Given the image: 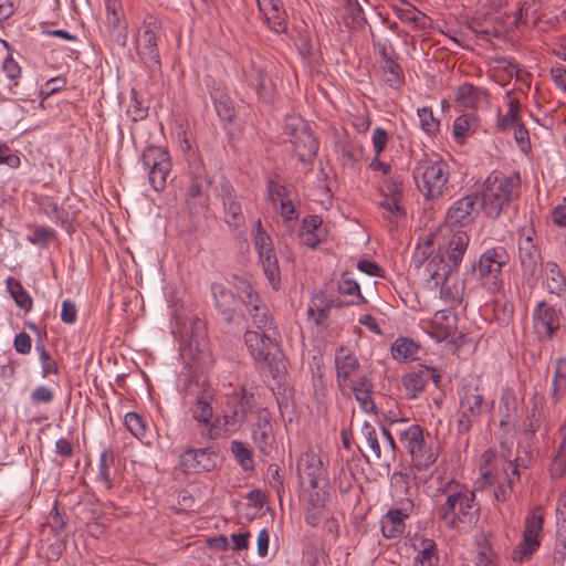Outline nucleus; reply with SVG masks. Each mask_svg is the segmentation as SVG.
<instances>
[{"label":"nucleus","mask_w":566,"mask_h":566,"mask_svg":"<svg viewBox=\"0 0 566 566\" xmlns=\"http://www.w3.org/2000/svg\"><path fill=\"white\" fill-rule=\"evenodd\" d=\"M470 242L465 231L441 227L419 242L411 262L416 269L424 265L428 276H447L458 272Z\"/></svg>","instance_id":"nucleus-1"},{"label":"nucleus","mask_w":566,"mask_h":566,"mask_svg":"<svg viewBox=\"0 0 566 566\" xmlns=\"http://www.w3.org/2000/svg\"><path fill=\"white\" fill-rule=\"evenodd\" d=\"M474 189L481 200L484 214L492 220H497L502 212L520 200L522 180L518 172L505 175L493 171L483 182H476Z\"/></svg>","instance_id":"nucleus-2"},{"label":"nucleus","mask_w":566,"mask_h":566,"mask_svg":"<svg viewBox=\"0 0 566 566\" xmlns=\"http://www.w3.org/2000/svg\"><path fill=\"white\" fill-rule=\"evenodd\" d=\"M443 493L446 500L437 507L439 521L451 530H471L479 521L481 512L475 493L468 488H461L454 481L449 482L448 489Z\"/></svg>","instance_id":"nucleus-3"},{"label":"nucleus","mask_w":566,"mask_h":566,"mask_svg":"<svg viewBox=\"0 0 566 566\" xmlns=\"http://www.w3.org/2000/svg\"><path fill=\"white\" fill-rule=\"evenodd\" d=\"M185 398L192 396L189 402V413L197 422L201 438L217 440L222 437L220 417L214 415V391L207 381L199 382L192 376L187 379Z\"/></svg>","instance_id":"nucleus-4"},{"label":"nucleus","mask_w":566,"mask_h":566,"mask_svg":"<svg viewBox=\"0 0 566 566\" xmlns=\"http://www.w3.org/2000/svg\"><path fill=\"white\" fill-rule=\"evenodd\" d=\"M516 234L521 281L523 286L533 292L539 285V271L545 263L542 255L541 238L532 224L518 228Z\"/></svg>","instance_id":"nucleus-5"},{"label":"nucleus","mask_w":566,"mask_h":566,"mask_svg":"<svg viewBox=\"0 0 566 566\" xmlns=\"http://www.w3.org/2000/svg\"><path fill=\"white\" fill-rule=\"evenodd\" d=\"M413 179L419 191L426 199H436L442 196L449 180V166L439 156L423 154L416 160Z\"/></svg>","instance_id":"nucleus-6"},{"label":"nucleus","mask_w":566,"mask_h":566,"mask_svg":"<svg viewBox=\"0 0 566 566\" xmlns=\"http://www.w3.org/2000/svg\"><path fill=\"white\" fill-rule=\"evenodd\" d=\"M457 432L467 434L480 423L486 410L494 408V401H486L483 389L478 384H465L458 389Z\"/></svg>","instance_id":"nucleus-7"},{"label":"nucleus","mask_w":566,"mask_h":566,"mask_svg":"<svg viewBox=\"0 0 566 566\" xmlns=\"http://www.w3.org/2000/svg\"><path fill=\"white\" fill-rule=\"evenodd\" d=\"M258 408L254 394L248 391L244 387L235 388L232 392L227 394L220 418L222 420V433L230 436L238 432L250 415L255 416Z\"/></svg>","instance_id":"nucleus-8"},{"label":"nucleus","mask_w":566,"mask_h":566,"mask_svg":"<svg viewBox=\"0 0 566 566\" xmlns=\"http://www.w3.org/2000/svg\"><path fill=\"white\" fill-rule=\"evenodd\" d=\"M509 262L507 250L497 245L485 250L478 262L472 264V271L489 293L496 294L503 287V268Z\"/></svg>","instance_id":"nucleus-9"},{"label":"nucleus","mask_w":566,"mask_h":566,"mask_svg":"<svg viewBox=\"0 0 566 566\" xmlns=\"http://www.w3.org/2000/svg\"><path fill=\"white\" fill-rule=\"evenodd\" d=\"M399 441L410 455L412 465L418 470H426L438 459V450L434 448L429 432L419 424H411L400 432Z\"/></svg>","instance_id":"nucleus-10"},{"label":"nucleus","mask_w":566,"mask_h":566,"mask_svg":"<svg viewBox=\"0 0 566 566\" xmlns=\"http://www.w3.org/2000/svg\"><path fill=\"white\" fill-rule=\"evenodd\" d=\"M161 21L154 14H146L136 35L137 54L146 67L151 72L161 70V60L158 49L160 40Z\"/></svg>","instance_id":"nucleus-11"},{"label":"nucleus","mask_w":566,"mask_h":566,"mask_svg":"<svg viewBox=\"0 0 566 566\" xmlns=\"http://www.w3.org/2000/svg\"><path fill=\"white\" fill-rule=\"evenodd\" d=\"M284 133L290 137L294 153L303 164H312L317 156L319 143L308 125L301 118H287Z\"/></svg>","instance_id":"nucleus-12"},{"label":"nucleus","mask_w":566,"mask_h":566,"mask_svg":"<svg viewBox=\"0 0 566 566\" xmlns=\"http://www.w3.org/2000/svg\"><path fill=\"white\" fill-rule=\"evenodd\" d=\"M544 517L541 507L531 511L524 520L522 541L513 548L512 559L523 563L531 559L542 543Z\"/></svg>","instance_id":"nucleus-13"},{"label":"nucleus","mask_w":566,"mask_h":566,"mask_svg":"<svg viewBox=\"0 0 566 566\" xmlns=\"http://www.w3.org/2000/svg\"><path fill=\"white\" fill-rule=\"evenodd\" d=\"M142 163L148 170L150 187L157 192L164 191L172 167L169 153L163 147L149 145L142 154Z\"/></svg>","instance_id":"nucleus-14"},{"label":"nucleus","mask_w":566,"mask_h":566,"mask_svg":"<svg viewBox=\"0 0 566 566\" xmlns=\"http://www.w3.org/2000/svg\"><path fill=\"white\" fill-rule=\"evenodd\" d=\"M237 287L244 294L243 304L245 305L255 327L265 333L269 331H275L274 321L268 306L260 301L259 294L253 290L249 281L244 279L240 280ZM276 333L273 332V336Z\"/></svg>","instance_id":"nucleus-15"},{"label":"nucleus","mask_w":566,"mask_h":566,"mask_svg":"<svg viewBox=\"0 0 566 566\" xmlns=\"http://www.w3.org/2000/svg\"><path fill=\"white\" fill-rule=\"evenodd\" d=\"M480 211H482L481 200L474 190L472 193L455 200L449 207L443 228L467 227L478 218Z\"/></svg>","instance_id":"nucleus-16"},{"label":"nucleus","mask_w":566,"mask_h":566,"mask_svg":"<svg viewBox=\"0 0 566 566\" xmlns=\"http://www.w3.org/2000/svg\"><path fill=\"white\" fill-rule=\"evenodd\" d=\"M251 436L258 450L270 455L275 449L276 439L272 423V416L268 408H258L254 421L251 423Z\"/></svg>","instance_id":"nucleus-17"},{"label":"nucleus","mask_w":566,"mask_h":566,"mask_svg":"<svg viewBox=\"0 0 566 566\" xmlns=\"http://www.w3.org/2000/svg\"><path fill=\"white\" fill-rule=\"evenodd\" d=\"M220 461L219 451L212 448L188 449L180 455V464L187 473L211 472Z\"/></svg>","instance_id":"nucleus-18"},{"label":"nucleus","mask_w":566,"mask_h":566,"mask_svg":"<svg viewBox=\"0 0 566 566\" xmlns=\"http://www.w3.org/2000/svg\"><path fill=\"white\" fill-rule=\"evenodd\" d=\"M244 344L253 360L262 368H271L274 357L271 353L275 346L274 337L265 332L247 331Z\"/></svg>","instance_id":"nucleus-19"},{"label":"nucleus","mask_w":566,"mask_h":566,"mask_svg":"<svg viewBox=\"0 0 566 566\" xmlns=\"http://www.w3.org/2000/svg\"><path fill=\"white\" fill-rule=\"evenodd\" d=\"M297 475L301 483L310 489H319L321 484H326V470L319 455L314 452L301 455L297 461Z\"/></svg>","instance_id":"nucleus-20"},{"label":"nucleus","mask_w":566,"mask_h":566,"mask_svg":"<svg viewBox=\"0 0 566 566\" xmlns=\"http://www.w3.org/2000/svg\"><path fill=\"white\" fill-rule=\"evenodd\" d=\"M413 502L410 499L400 501L399 507L390 509L380 520L382 535L388 539L399 538L405 532V520L410 516Z\"/></svg>","instance_id":"nucleus-21"},{"label":"nucleus","mask_w":566,"mask_h":566,"mask_svg":"<svg viewBox=\"0 0 566 566\" xmlns=\"http://www.w3.org/2000/svg\"><path fill=\"white\" fill-rule=\"evenodd\" d=\"M440 379L441 375L436 368L419 364L402 377V385L407 397L415 399L424 390L429 380L437 385Z\"/></svg>","instance_id":"nucleus-22"},{"label":"nucleus","mask_w":566,"mask_h":566,"mask_svg":"<svg viewBox=\"0 0 566 566\" xmlns=\"http://www.w3.org/2000/svg\"><path fill=\"white\" fill-rule=\"evenodd\" d=\"M533 325L539 336L551 339L560 327V318L554 306L541 301L533 311Z\"/></svg>","instance_id":"nucleus-23"},{"label":"nucleus","mask_w":566,"mask_h":566,"mask_svg":"<svg viewBox=\"0 0 566 566\" xmlns=\"http://www.w3.org/2000/svg\"><path fill=\"white\" fill-rule=\"evenodd\" d=\"M336 381L344 390L350 380L360 375L361 366L356 356L346 347L340 346L335 353Z\"/></svg>","instance_id":"nucleus-24"},{"label":"nucleus","mask_w":566,"mask_h":566,"mask_svg":"<svg viewBox=\"0 0 566 566\" xmlns=\"http://www.w3.org/2000/svg\"><path fill=\"white\" fill-rule=\"evenodd\" d=\"M539 283L549 294L566 297V275L557 262L548 260L542 265Z\"/></svg>","instance_id":"nucleus-25"},{"label":"nucleus","mask_w":566,"mask_h":566,"mask_svg":"<svg viewBox=\"0 0 566 566\" xmlns=\"http://www.w3.org/2000/svg\"><path fill=\"white\" fill-rule=\"evenodd\" d=\"M219 196L223 205L224 220L228 226L234 229H239L244 226V216L241 203L239 202L238 196L230 182L224 181L220 184Z\"/></svg>","instance_id":"nucleus-26"},{"label":"nucleus","mask_w":566,"mask_h":566,"mask_svg":"<svg viewBox=\"0 0 566 566\" xmlns=\"http://www.w3.org/2000/svg\"><path fill=\"white\" fill-rule=\"evenodd\" d=\"M258 8L269 29L283 33L287 28V13L282 0H256Z\"/></svg>","instance_id":"nucleus-27"},{"label":"nucleus","mask_w":566,"mask_h":566,"mask_svg":"<svg viewBox=\"0 0 566 566\" xmlns=\"http://www.w3.org/2000/svg\"><path fill=\"white\" fill-rule=\"evenodd\" d=\"M213 305L222 319L231 324L234 319L237 297L234 293L222 283L214 282L210 286Z\"/></svg>","instance_id":"nucleus-28"},{"label":"nucleus","mask_w":566,"mask_h":566,"mask_svg":"<svg viewBox=\"0 0 566 566\" xmlns=\"http://www.w3.org/2000/svg\"><path fill=\"white\" fill-rule=\"evenodd\" d=\"M457 315L450 311H438L429 322L428 333L437 342L453 336L458 329Z\"/></svg>","instance_id":"nucleus-29"},{"label":"nucleus","mask_w":566,"mask_h":566,"mask_svg":"<svg viewBox=\"0 0 566 566\" xmlns=\"http://www.w3.org/2000/svg\"><path fill=\"white\" fill-rule=\"evenodd\" d=\"M453 275L429 277L434 280L437 285L440 284L441 298L451 306H458L463 301L465 284Z\"/></svg>","instance_id":"nucleus-30"},{"label":"nucleus","mask_w":566,"mask_h":566,"mask_svg":"<svg viewBox=\"0 0 566 566\" xmlns=\"http://www.w3.org/2000/svg\"><path fill=\"white\" fill-rule=\"evenodd\" d=\"M243 76L245 83L255 91L258 97L260 99H268L269 87H266L265 83L268 80L265 69L260 63V61H255L251 59L248 65L243 67Z\"/></svg>","instance_id":"nucleus-31"},{"label":"nucleus","mask_w":566,"mask_h":566,"mask_svg":"<svg viewBox=\"0 0 566 566\" xmlns=\"http://www.w3.org/2000/svg\"><path fill=\"white\" fill-rule=\"evenodd\" d=\"M206 85L219 118L223 122H232L235 116V109L230 96L223 90L216 86L212 77L206 80Z\"/></svg>","instance_id":"nucleus-32"},{"label":"nucleus","mask_w":566,"mask_h":566,"mask_svg":"<svg viewBox=\"0 0 566 566\" xmlns=\"http://www.w3.org/2000/svg\"><path fill=\"white\" fill-rule=\"evenodd\" d=\"M1 42L8 50V54L2 62L1 69L6 77L11 82L9 85H4V91L10 95L19 96L18 87L19 81L22 77V67L13 57L10 44L6 40H1Z\"/></svg>","instance_id":"nucleus-33"},{"label":"nucleus","mask_w":566,"mask_h":566,"mask_svg":"<svg viewBox=\"0 0 566 566\" xmlns=\"http://www.w3.org/2000/svg\"><path fill=\"white\" fill-rule=\"evenodd\" d=\"M486 98V91L473 84L463 83L457 88L455 101L464 108H478Z\"/></svg>","instance_id":"nucleus-34"},{"label":"nucleus","mask_w":566,"mask_h":566,"mask_svg":"<svg viewBox=\"0 0 566 566\" xmlns=\"http://www.w3.org/2000/svg\"><path fill=\"white\" fill-rule=\"evenodd\" d=\"M322 223V218L316 214L303 219L300 237L305 245L314 249L321 243L324 234Z\"/></svg>","instance_id":"nucleus-35"},{"label":"nucleus","mask_w":566,"mask_h":566,"mask_svg":"<svg viewBox=\"0 0 566 566\" xmlns=\"http://www.w3.org/2000/svg\"><path fill=\"white\" fill-rule=\"evenodd\" d=\"M566 398V357H557L554 363L551 399L553 403H559Z\"/></svg>","instance_id":"nucleus-36"},{"label":"nucleus","mask_w":566,"mask_h":566,"mask_svg":"<svg viewBox=\"0 0 566 566\" xmlns=\"http://www.w3.org/2000/svg\"><path fill=\"white\" fill-rule=\"evenodd\" d=\"M114 467L115 453L111 448H105L99 454L97 481L103 483L107 490H111L114 486Z\"/></svg>","instance_id":"nucleus-37"},{"label":"nucleus","mask_w":566,"mask_h":566,"mask_svg":"<svg viewBox=\"0 0 566 566\" xmlns=\"http://www.w3.org/2000/svg\"><path fill=\"white\" fill-rule=\"evenodd\" d=\"M260 262L272 287L277 290L281 283L280 268L274 247L258 252Z\"/></svg>","instance_id":"nucleus-38"},{"label":"nucleus","mask_w":566,"mask_h":566,"mask_svg":"<svg viewBox=\"0 0 566 566\" xmlns=\"http://www.w3.org/2000/svg\"><path fill=\"white\" fill-rule=\"evenodd\" d=\"M558 431L562 440L548 467L551 478L555 480H558L566 474V419L559 427Z\"/></svg>","instance_id":"nucleus-39"},{"label":"nucleus","mask_w":566,"mask_h":566,"mask_svg":"<svg viewBox=\"0 0 566 566\" xmlns=\"http://www.w3.org/2000/svg\"><path fill=\"white\" fill-rule=\"evenodd\" d=\"M395 13L402 23L410 24L417 30H426L431 27V19L415 6L396 8Z\"/></svg>","instance_id":"nucleus-40"},{"label":"nucleus","mask_w":566,"mask_h":566,"mask_svg":"<svg viewBox=\"0 0 566 566\" xmlns=\"http://www.w3.org/2000/svg\"><path fill=\"white\" fill-rule=\"evenodd\" d=\"M344 24L352 30H363L367 24L365 12L358 0H346Z\"/></svg>","instance_id":"nucleus-41"},{"label":"nucleus","mask_w":566,"mask_h":566,"mask_svg":"<svg viewBox=\"0 0 566 566\" xmlns=\"http://www.w3.org/2000/svg\"><path fill=\"white\" fill-rule=\"evenodd\" d=\"M6 285L17 306L29 313L32 310L33 300L22 283L18 279L9 276L6 280Z\"/></svg>","instance_id":"nucleus-42"},{"label":"nucleus","mask_w":566,"mask_h":566,"mask_svg":"<svg viewBox=\"0 0 566 566\" xmlns=\"http://www.w3.org/2000/svg\"><path fill=\"white\" fill-rule=\"evenodd\" d=\"M503 470L505 473V481L500 483L494 490V497L499 502H506L511 499L514 484L521 479L520 471H516L512 464H504Z\"/></svg>","instance_id":"nucleus-43"},{"label":"nucleus","mask_w":566,"mask_h":566,"mask_svg":"<svg viewBox=\"0 0 566 566\" xmlns=\"http://www.w3.org/2000/svg\"><path fill=\"white\" fill-rule=\"evenodd\" d=\"M501 447L502 449H506V453H503V457L506 458L505 464H512L516 469V471H520V468H530L535 460L534 450L531 448L530 444H520L517 449V455L514 459L511 458V448L507 447L505 442H501Z\"/></svg>","instance_id":"nucleus-44"},{"label":"nucleus","mask_w":566,"mask_h":566,"mask_svg":"<svg viewBox=\"0 0 566 566\" xmlns=\"http://www.w3.org/2000/svg\"><path fill=\"white\" fill-rule=\"evenodd\" d=\"M507 112L497 115L496 129L501 133L511 130L521 122L520 112L521 104L517 98L509 97Z\"/></svg>","instance_id":"nucleus-45"},{"label":"nucleus","mask_w":566,"mask_h":566,"mask_svg":"<svg viewBox=\"0 0 566 566\" xmlns=\"http://www.w3.org/2000/svg\"><path fill=\"white\" fill-rule=\"evenodd\" d=\"M382 80L394 90H400L405 84V74L397 59L380 64Z\"/></svg>","instance_id":"nucleus-46"},{"label":"nucleus","mask_w":566,"mask_h":566,"mask_svg":"<svg viewBox=\"0 0 566 566\" xmlns=\"http://www.w3.org/2000/svg\"><path fill=\"white\" fill-rule=\"evenodd\" d=\"M416 562L420 566H440V558L438 554V545L431 538H422L420 541V548L416 556Z\"/></svg>","instance_id":"nucleus-47"},{"label":"nucleus","mask_w":566,"mask_h":566,"mask_svg":"<svg viewBox=\"0 0 566 566\" xmlns=\"http://www.w3.org/2000/svg\"><path fill=\"white\" fill-rule=\"evenodd\" d=\"M475 546V566H495L497 556L492 549L491 544L484 533L476 536Z\"/></svg>","instance_id":"nucleus-48"},{"label":"nucleus","mask_w":566,"mask_h":566,"mask_svg":"<svg viewBox=\"0 0 566 566\" xmlns=\"http://www.w3.org/2000/svg\"><path fill=\"white\" fill-rule=\"evenodd\" d=\"M381 199L378 201V207L382 210V217L388 221H396L406 216V209L402 206L401 199H395L392 197L380 196Z\"/></svg>","instance_id":"nucleus-49"},{"label":"nucleus","mask_w":566,"mask_h":566,"mask_svg":"<svg viewBox=\"0 0 566 566\" xmlns=\"http://www.w3.org/2000/svg\"><path fill=\"white\" fill-rule=\"evenodd\" d=\"M516 397L513 390L505 389L500 398L499 412L501 416L500 427H505L510 423L512 416L516 413Z\"/></svg>","instance_id":"nucleus-50"},{"label":"nucleus","mask_w":566,"mask_h":566,"mask_svg":"<svg viewBox=\"0 0 566 566\" xmlns=\"http://www.w3.org/2000/svg\"><path fill=\"white\" fill-rule=\"evenodd\" d=\"M230 449L231 452L233 453L235 461L245 472L254 470L255 465L252 451L247 447L244 442L233 440L231 441Z\"/></svg>","instance_id":"nucleus-51"},{"label":"nucleus","mask_w":566,"mask_h":566,"mask_svg":"<svg viewBox=\"0 0 566 566\" xmlns=\"http://www.w3.org/2000/svg\"><path fill=\"white\" fill-rule=\"evenodd\" d=\"M338 153L343 164L353 165L364 156V147L360 143L343 140L338 144Z\"/></svg>","instance_id":"nucleus-52"},{"label":"nucleus","mask_w":566,"mask_h":566,"mask_svg":"<svg viewBox=\"0 0 566 566\" xmlns=\"http://www.w3.org/2000/svg\"><path fill=\"white\" fill-rule=\"evenodd\" d=\"M419 346L411 339L397 338L391 346L392 358L397 360L413 359Z\"/></svg>","instance_id":"nucleus-53"},{"label":"nucleus","mask_w":566,"mask_h":566,"mask_svg":"<svg viewBox=\"0 0 566 566\" xmlns=\"http://www.w3.org/2000/svg\"><path fill=\"white\" fill-rule=\"evenodd\" d=\"M380 196L403 199V179L400 175H390L382 180L379 188Z\"/></svg>","instance_id":"nucleus-54"},{"label":"nucleus","mask_w":566,"mask_h":566,"mask_svg":"<svg viewBox=\"0 0 566 566\" xmlns=\"http://www.w3.org/2000/svg\"><path fill=\"white\" fill-rule=\"evenodd\" d=\"M337 291L340 294L356 297V300L346 303V305H358L359 303L366 302L365 297L360 293L359 284L354 279L343 275L337 282Z\"/></svg>","instance_id":"nucleus-55"},{"label":"nucleus","mask_w":566,"mask_h":566,"mask_svg":"<svg viewBox=\"0 0 566 566\" xmlns=\"http://www.w3.org/2000/svg\"><path fill=\"white\" fill-rule=\"evenodd\" d=\"M187 163L188 180H212L208 176L206 166L199 155L193 151L190 153L187 156Z\"/></svg>","instance_id":"nucleus-56"},{"label":"nucleus","mask_w":566,"mask_h":566,"mask_svg":"<svg viewBox=\"0 0 566 566\" xmlns=\"http://www.w3.org/2000/svg\"><path fill=\"white\" fill-rule=\"evenodd\" d=\"M420 127L428 136H436L439 133L440 122L433 115V111L429 106L418 108Z\"/></svg>","instance_id":"nucleus-57"},{"label":"nucleus","mask_w":566,"mask_h":566,"mask_svg":"<svg viewBox=\"0 0 566 566\" xmlns=\"http://www.w3.org/2000/svg\"><path fill=\"white\" fill-rule=\"evenodd\" d=\"M469 29L480 39L490 41L492 38H497L503 31V23L499 22V25L483 27L481 17H476L469 24Z\"/></svg>","instance_id":"nucleus-58"},{"label":"nucleus","mask_w":566,"mask_h":566,"mask_svg":"<svg viewBox=\"0 0 566 566\" xmlns=\"http://www.w3.org/2000/svg\"><path fill=\"white\" fill-rule=\"evenodd\" d=\"M361 436L365 439L366 443L368 444L374 457L377 460H379L381 458V447L378 441L376 427L369 423L368 421H365L361 427Z\"/></svg>","instance_id":"nucleus-59"},{"label":"nucleus","mask_w":566,"mask_h":566,"mask_svg":"<svg viewBox=\"0 0 566 566\" xmlns=\"http://www.w3.org/2000/svg\"><path fill=\"white\" fill-rule=\"evenodd\" d=\"M125 426L129 432L142 440L146 436L147 427L144 419L136 412H127L125 416Z\"/></svg>","instance_id":"nucleus-60"},{"label":"nucleus","mask_w":566,"mask_h":566,"mask_svg":"<svg viewBox=\"0 0 566 566\" xmlns=\"http://www.w3.org/2000/svg\"><path fill=\"white\" fill-rule=\"evenodd\" d=\"M476 119L471 114H463L455 118L453 123V133L455 138L465 137L471 130H474Z\"/></svg>","instance_id":"nucleus-61"},{"label":"nucleus","mask_w":566,"mask_h":566,"mask_svg":"<svg viewBox=\"0 0 566 566\" xmlns=\"http://www.w3.org/2000/svg\"><path fill=\"white\" fill-rule=\"evenodd\" d=\"M127 114L133 122L143 120L148 116V107L138 98V94L134 88L130 91V103L127 108Z\"/></svg>","instance_id":"nucleus-62"},{"label":"nucleus","mask_w":566,"mask_h":566,"mask_svg":"<svg viewBox=\"0 0 566 566\" xmlns=\"http://www.w3.org/2000/svg\"><path fill=\"white\" fill-rule=\"evenodd\" d=\"M212 184V180H188L186 187V200L198 198L203 195Z\"/></svg>","instance_id":"nucleus-63"},{"label":"nucleus","mask_w":566,"mask_h":566,"mask_svg":"<svg viewBox=\"0 0 566 566\" xmlns=\"http://www.w3.org/2000/svg\"><path fill=\"white\" fill-rule=\"evenodd\" d=\"M514 139L517 144V147L523 151L527 153L531 149V140L530 134L523 122L521 120L513 128Z\"/></svg>","instance_id":"nucleus-64"}]
</instances>
